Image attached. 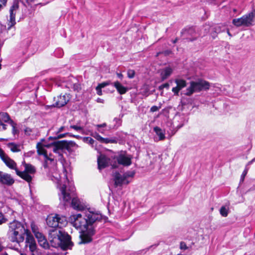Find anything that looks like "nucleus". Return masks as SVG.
I'll return each instance as SVG.
<instances>
[{"mask_svg":"<svg viewBox=\"0 0 255 255\" xmlns=\"http://www.w3.org/2000/svg\"><path fill=\"white\" fill-rule=\"evenodd\" d=\"M48 176L50 180L56 183L57 188L59 189L58 196L60 203L65 206L72 199L71 206L74 209L82 211L85 209L84 204L78 198L74 197L76 189L73 181L70 174L68 173L65 167H63L62 174L55 171L53 174L49 173Z\"/></svg>","mask_w":255,"mask_h":255,"instance_id":"f257e3e1","label":"nucleus"},{"mask_svg":"<svg viewBox=\"0 0 255 255\" xmlns=\"http://www.w3.org/2000/svg\"><path fill=\"white\" fill-rule=\"evenodd\" d=\"M102 219L101 213L98 211H88L83 215L77 214L70 217L69 220L73 226L81 230L79 244H87L92 241V237L95 232L93 224L96 221H101Z\"/></svg>","mask_w":255,"mask_h":255,"instance_id":"f03ea898","label":"nucleus"},{"mask_svg":"<svg viewBox=\"0 0 255 255\" xmlns=\"http://www.w3.org/2000/svg\"><path fill=\"white\" fill-rule=\"evenodd\" d=\"M57 223V228L52 229L49 231V239L52 246L59 247L63 250L71 249L73 244L71 242V237L62 229L67 224V218L58 214Z\"/></svg>","mask_w":255,"mask_h":255,"instance_id":"7ed1b4c3","label":"nucleus"},{"mask_svg":"<svg viewBox=\"0 0 255 255\" xmlns=\"http://www.w3.org/2000/svg\"><path fill=\"white\" fill-rule=\"evenodd\" d=\"M28 230L26 224L22 223L17 220H13L9 223L8 238L11 242L15 243L20 246V243H23L25 234Z\"/></svg>","mask_w":255,"mask_h":255,"instance_id":"20e7f679","label":"nucleus"},{"mask_svg":"<svg viewBox=\"0 0 255 255\" xmlns=\"http://www.w3.org/2000/svg\"><path fill=\"white\" fill-rule=\"evenodd\" d=\"M37 152L39 156L43 157L44 162L43 163V167L47 173L48 177V174H53L55 171H57L55 167H54L55 161L54 157L51 154H48L44 145L41 142H38L36 144Z\"/></svg>","mask_w":255,"mask_h":255,"instance_id":"39448f33","label":"nucleus"},{"mask_svg":"<svg viewBox=\"0 0 255 255\" xmlns=\"http://www.w3.org/2000/svg\"><path fill=\"white\" fill-rule=\"evenodd\" d=\"M209 83L206 81L200 80L197 82L192 81L190 82V86L186 89L184 94L190 96L195 92H199L204 89H209Z\"/></svg>","mask_w":255,"mask_h":255,"instance_id":"423d86ee","label":"nucleus"},{"mask_svg":"<svg viewBox=\"0 0 255 255\" xmlns=\"http://www.w3.org/2000/svg\"><path fill=\"white\" fill-rule=\"evenodd\" d=\"M22 163L24 167V170L23 171L16 170V174L22 179L29 183L32 179V176L31 174H34L36 172L35 168L31 164L26 163L24 160L23 161Z\"/></svg>","mask_w":255,"mask_h":255,"instance_id":"0eeeda50","label":"nucleus"},{"mask_svg":"<svg viewBox=\"0 0 255 255\" xmlns=\"http://www.w3.org/2000/svg\"><path fill=\"white\" fill-rule=\"evenodd\" d=\"M135 172L133 171H128L123 174L119 172H116L114 174V180L115 185L116 187L121 186L123 184H128L130 181L128 180L129 178H132L134 176Z\"/></svg>","mask_w":255,"mask_h":255,"instance_id":"6e6552de","label":"nucleus"},{"mask_svg":"<svg viewBox=\"0 0 255 255\" xmlns=\"http://www.w3.org/2000/svg\"><path fill=\"white\" fill-rule=\"evenodd\" d=\"M74 142L66 140L54 141L52 143L53 146V150L54 152H58L59 150H67L69 151L73 146Z\"/></svg>","mask_w":255,"mask_h":255,"instance_id":"1a4fd4ad","label":"nucleus"},{"mask_svg":"<svg viewBox=\"0 0 255 255\" xmlns=\"http://www.w3.org/2000/svg\"><path fill=\"white\" fill-rule=\"evenodd\" d=\"M71 96L69 94L65 93L64 95H60L57 96V98H54V101H55V103L50 106H47L46 109L49 107H56V108H61L65 105H66L68 102L71 99Z\"/></svg>","mask_w":255,"mask_h":255,"instance_id":"9d476101","label":"nucleus"},{"mask_svg":"<svg viewBox=\"0 0 255 255\" xmlns=\"http://www.w3.org/2000/svg\"><path fill=\"white\" fill-rule=\"evenodd\" d=\"M181 33L183 39L190 41L196 40L199 36V34L196 32V28L193 26L184 28Z\"/></svg>","mask_w":255,"mask_h":255,"instance_id":"9b49d317","label":"nucleus"},{"mask_svg":"<svg viewBox=\"0 0 255 255\" xmlns=\"http://www.w3.org/2000/svg\"><path fill=\"white\" fill-rule=\"evenodd\" d=\"M98 169L101 170L111 165L113 168L116 167L115 164H112L110 158L105 154H101L98 158L97 160Z\"/></svg>","mask_w":255,"mask_h":255,"instance_id":"f8f14e48","label":"nucleus"},{"mask_svg":"<svg viewBox=\"0 0 255 255\" xmlns=\"http://www.w3.org/2000/svg\"><path fill=\"white\" fill-rule=\"evenodd\" d=\"M18 2L15 0L12 5L10 7L9 9V20L8 23V29L10 28L12 26H14L16 23L15 22V14L17 11L18 10Z\"/></svg>","mask_w":255,"mask_h":255,"instance_id":"ddd939ff","label":"nucleus"},{"mask_svg":"<svg viewBox=\"0 0 255 255\" xmlns=\"http://www.w3.org/2000/svg\"><path fill=\"white\" fill-rule=\"evenodd\" d=\"M35 0H24L22 3L23 5L22 10L24 15L31 14L35 9L37 4L33 3Z\"/></svg>","mask_w":255,"mask_h":255,"instance_id":"4468645a","label":"nucleus"},{"mask_svg":"<svg viewBox=\"0 0 255 255\" xmlns=\"http://www.w3.org/2000/svg\"><path fill=\"white\" fill-rule=\"evenodd\" d=\"M25 247H28L30 252H34L36 250V245L35 239L29 230L25 234Z\"/></svg>","mask_w":255,"mask_h":255,"instance_id":"2eb2a0df","label":"nucleus"},{"mask_svg":"<svg viewBox=\"0 0 255 255\" xmlns=\"http://www.w3.org/2000/svg\"><path fill=\"white\" fill-rule=\"evenodd\" d=\"M0 183L7 186H11L14 183V179L10 174L0 171Z\"/></svg>","mask_w":255,"mask_h":255,"instance_id":"dca6fc26","label":"nucleus"},{"mask_svg":"<svg viewBox=\"0 0 255 255\" xmlns=\"http://www.w3.org/2000/svg\"><path fill=\"white\" fill-rule=\"evenodd\" d=\"M11 119L9 115L7 113H0V131L5 130L7 128V125L3 123H10Z\"/></svg>","mask_w":255,"mask_h":255,"instance_id":"f3484780","label":"nucleus"},{"mask_svg":"<svg viewBox=\"0 0 255 255\" xmlns=\"http://www.w3.org/2000/svg\"><path fill=\"white\" fill-rule=\"evenodd\" d=\"M65 87L77 92H79L81 89V84L78 80L74 78L69 80L67 82Z\"/></svg>","mask_w":255,"mask_h":255,"instance_id":"a211bd4d","label":"nucleus"},{"mask_svg":"<svg viewBox=\"0 0 255 255\" xmlns=\"http://www.w3.org/2000/svg\"><path fill=\"white\" fill-rule=\"evenodd\" d=\"M255 17V10H253L252 12L248 13L242 17V19L244 23V26H250L252 25V22Z\"/></svg>","mask_w":255,"mask_h":255,"instance_id":"6ab92c4d","label":"nucleus"},{"mask_svg":"<svg viewBox=\"0 0 255 255\" xmlns=\"http://www.w3.org/2000/svg\"><path fill=\"white\" fill-rule=\"evenodd\" d=\"M175 83L176 86L172 88V91L175 95L178 96L179 91L186 86V81L183 79H176L175 80Z\"/></svg>","mask_w":255,"mask_h":255,"instance_id":"aec40b11","label":"nucleus"},{"mask_svg":"<svg viewBox=\"0 0 255 255\" xmlns=\"http://www.w3.org/2000/svg\"><path fill=\"white\" fill-rule=\"evenodd\" d=\"M58 214H51L47 216L46 218V223L47 225L53 229L57 228L58 223H57Z\"/></svg>","mask_w":255,"mask_h":255,"instance_id":"412c9836","label":"nucleus"},{"mask_svg":"<svg viewBox=\"0 0 255 255\" xmlns=\"http://www.w3.org/2000/svg\"><path fill=\"white\" fill-rule=\"evenodd\" d=\"M116 160L119 164L124 166H129L131 163V158L124 154L119 155Z\"/></svg>","mask_w":255,"mask_h":255,"instance_id":"4be33fe9","label":"nucleus"},{"mask_svg":"<svg viewBox=\"0 0 255 255\" xmlns=\"http://www.w3.org/2000/svg\"><path fill=\"white\" fill-rule=\"evenodd\" d=\"M186 122L183 115H176L173 119V124L174 126L180 128Z\"/></svg>","mask_w":255,"mask_h":255,"instance_id":"5701e85b","label":"nucleus"},{"mask_svg":"<svg viewBox=\"0 0 255 255\" xmlns=\"http://www.w3.org/2000/svg\"><path fill=\"white\" fill-rule=\"evenodd\" d=\"M35 235L39 245L44 248H47L48 244L43 235L39 232L35 233Z\"/></svg>","mask_w":255,"mask_h":255,"instance_id":"b1692460","label":"nucleus"},{"mask_svg":"<svg viewBox=\"0 0 255 255\" xmlns=\"http://www.w3.org/2000/svg\"><path fill=\"white\" fill-rule=\"evenodd\" d=\"M2 161L8 167L11 169L15 170L16 173V170L18 169L16 168V163L13 160L10 158L8 156H7L5 158L3 159Z\"/></svg>","mask_w":255,"mask_h":255,"instance_id":"393cba45","label":"nucleus"},{"mask_svg":"<svg viewBox=\"0 0 255 255\" xmlns=\"http://www.w3.org/2000/svg\"><path fill=\"white\" fill-rule=\"evenodd\" d=\"M113 84L118 92L121 95L125 94L128 91V88L123 86L119 81L114 82Z\"/></svg>","mask_w":255,"mask_h":255,"instance_id":"a878e982","label":"nucleus"},{"mask_svg":"<svg viewBox=\"0 0 255 255\" xmlns=\"http://www.w3.org/2000/svg\"><path fill=\"white\" fill-rule=\"evenodd\" d=\"M153 131L158 136L159 140H162L165 139V130L162 129L158 127H155L153 128Z\"/></svg>","mask_w":255,"mask_h":255,"instance_id":"bb28decb","label":"nucleus"},{"mask_svg":"<svg viewBox=\"0 0 255 255\" xmlns=\"http://www.w3.org/2000/svg\"><path fill=\"white\" fill-rule=\"evenodd\" d=\"M172 73V69L170 67H165L161 73V77L162 80L167 79Z\"/></svg>","mask_w":255,"mask_h":255,"instance_id":"cd10ccee","label":"nucleus"},{"mask_svg":"<svg viewBox=\"0 0 255 255\" xmlns=\"http://www.w3.org/2000/svg\"><path fill=\"white\" fill-rule=\"evenodd\" d=\"M7 146L13 152H17L20 151V145L14 142L8 143Z\"/></svg>","mask_w":255,"mask_h":255,"instance_id":"c85d7f7f","label":"nucleus"},{"mask_svg":"<svg viewBox=\"0 0 255 255\" xmlns=\"http://www.w3.org/2000/svg\"><path fill=\"white\" fill-rule=\"evenodd\" d=\"M67 135H69L70 137H76L75 135H74L70 133H69V132H65L64 133H61V132H60L59 133H55V136H54L53 137L50 136L49 138V139H60V138L65 137Z\"/></svg>","mask_w":255,"mask_h":255,"instance_id":"c756f323","label":"nucleus"},{"mask_svg":"<svg viewBox=\"0 0 255 255\" xmlns=\"http://www.w3.org/2000/svg\"><path fill=\"white\" fill-rule=\"evenodd\" d=\"M123 115H120L119 118H115L113 120V123H114L113 128L117 129L119 127L122 125V118Z\"/></svg>","mask_w":255,"mask_h":255,"instance_id":"7c9ffc66","label":"nucleus"},{"mask_svg":"<svg viewBox=\"0 0 255 255\" xmlns=\"http://www.w3.org/2000/svg\"><path fill=\"white\" fill-rule=\"evenodd\" d=\"M9 125L12 127V133L13 135H18L19 134V131L17 127V124L14 122L13 121H10V123Z\"/></svg>","mask_w":255,"mask_h":255,"instance_id":"2f4dec72","label":"nucleus"},{"mask_svg":"<svg viewBox=\"0 0 255 255\" xmlns=\"http://www.w3.org/2000/svg\"><path fill=\"white\" fill-rule=\"evenodd\" d=\"M193 245H194L193 242H192L191 244L187 245L184 242H180V249L181 250H183L191 249L192 246Z\"/></svg>","mask_w":255,"mask_h":255,"instance_id":"473e14b6","label":"nucleus"},{"mask_svg":"<svg viewBox=\"0 0 255 255\" xmlns=\"http://www.w3.org/2000/svg\"><path fill=\"white\" fill-rule=\"evenodd\" d=\"M232 23L234 25H235L237 27L244 26V23L243 22V20L242 19V17L233 19Z\"/></svg>","mask_w":255,"mask_h":255,"instance_id":"72a5a7b5","label":"nucleus"},{"mask_svg":"<svg viewBox=\"0 0 255 255\" xmlns=\"http://www.w3.org/2000/svg\"><path fill=\"white\" fill-rule=\"evenodd\" d=\"M101 142L104 143H117V139L115 137H113V138H104V137H103Z\"/></svg>","mask_w":255,"mask_h":255,"instance_id":"f704fd0d","label":"nucleus"},{"mask_svg":"<svg viewBox=\"0 0 255 255\" xmlns=\"http://www.w3.org/2000/svg\"><path fill=\"white\" fill-rule=\"evenodd\" d=\"M224 27L220 24H217L214 26L212 29L214 31L215 33H219L224 30Z\"/></svg>","mask_w":255,"mask_h":255,"instance_id":"c9c22d12","label":"nucleus"},{"mask_svg":"<svg viewBox=\"0 0 255 255\" xmlns=\"http://www.w3.org/2000/svg\"><path fill=\"white\" fill-rule=\"evenodd\" d=\"M220 213L222 216L226 217L229 214V208L225 206H222L220 209Z\"/></svg>","mask_w":255,"mask_h":255,"instance_id":"e433bc0d","label":"nucleus"},{"mask_svg":"<svg viewBox=\"0 0 255 255\" xmlns=\"http://www.w3.org/2000/svg\"><path fill=\"white\" fill-rule=\"evenodd\" d=\"M63 49L60 48L56 49L54 52V55L58 58L61 57L63 55Z\"/></svg>","mask_w":255,"mask_h":255,"instance_id":"4c0bfd02","label":"nucleus"},{"mask_svg":"<svg viewBox=\"0 0 255 255\" xmlns=\"http://www.w3.org/2000/svg\"><path fill=\"white\" fill-rule=\"evenodd\" d=\"M249 169V167L246 166L244 170L243 171V172L241 175V178H240V183L244 182L245 178L248 173Z\"/></svg>","mask_w":255,"mask_h":255,"instance_id":"58836bf2","label":"nucleus"},{"mask_svg":"<svg viewBox=\"0 0 255 255\" xmlns=\"http://www.w3.org/2000/svg\"><path fill=\"white\" fill-rule=\"evenodd\" d=\"M30 42V39H27L24 42V43L26 44V45L25 46L24 49L23 50H22V55H24L27 53V48L28 46H29Z\"/></svg>","mask_w":255,"mask_h":255,"instance_id":"ea45409f","label":"nucleus"},{"mask_svg":"<svg viewBox=\"0 0 255 255\" xmlns=\"http://www.w3.org/2000/svg\"><path fill=\"white\" fill-rule=\"evenodd\" d=\"M66 130H68L69 128L66 127L65 126H62L60 128H58V129L55 132V133H59L61 132L62 131H65Z\"/></svg>","mask_w":255,"mask_h":255,"instance_id":"a19ab883","label":"nucleus"},{"mask_svg":"<svg viewBox=\"0 0 255 255\" xmlns=\"http://www.w3.org/2000/svg\"><path fill=\"white\" fill-rule=\"evenodd\" d=\"M128 77L129 78H133L134 77V75H135V72L134 70H128Z\"/></svg>","mask_w":255,"mask_h":255,"instance_id":"79ce46f5","label":"nucleus"},{"mask_svg":"<svg viewBox=\"0 0 255 255\" xmlns=\"http://www.w3.org/2000/svg\"><path fill=\"white\" fill-rule=\"evenodd\" d=\"M32 131L33 129L27 127L24 129V133L28 136H30Z\"/></svg>","mask_w":255,"mask_h":255,"instance_id":"37998d69","label":"nucleus"},{"mask_svg":"<svg viewBox=\"0 0 255 255\" xmlns=\"http://www.w3.org/2000/svg\"><path fill=\"white\" fill-rule=\"evenodd\" d=\"M111 84H112V83H111L110 81H106V82H104L99 84L98 85V86L100 87L102 89V88L105 87L106 86L110 85Z\"/></svg>","mask_w":255,"mask_h":255,"instance_id":"c03bdc74","label":"nucleus"},{"mask_svg":"<svg viewBox=\"0 0 255 255\" xmlns=\"http://www.w3.org/2000/svg\"><path fill=\"white\" fill-rule=\"evenodd\" d=\"M85 141L91 145H93L95 142V140L91 137H86Z\"/></svg>","mask_w":255,"mask_h":255,"instance_id":"a18cd8bd","label":"nucleus"},{"mask_svg":"<svg viewBox=\"0 0 255 255\" xmlns=\"http://www.w3.org/2000/svg\"><path fill=\"white\" fill-rule=\"evenodd\" d=\"M6 219L4 217L3 214L0 211V225L6 222Z\"/></svg>","mask_w":255,"mask_h":255,"instance_id":"49530a36","label":"nucleus"},{"mask_svg":"<svg viewBox=\"0 0 255 255\" xmlns=\"http://www.w3.org/2000/svg\"><path fill=\"white\" fill-rule=\"evenodd\" d=\"M160 106H153L151 107L150 111L152 113L156 112L159 110Z\"/></svg>","mask_w":255,"mask_h":255,"instance_id":"de8ad7c7","label":"nucleus"},{"mask_svg":"<svg viewBox=\"0 0 255 255\" xmlns=\"http://www.w3.org/2000/svg\"><path fill=\"white\" fill-rule=\"evenodd\" d=\"M70 128H73L76 131H80L82 129V128L80 126H78L76 125H72L70 126Z\"/></svg>","mask_w":255,"mask_h":255,"instance_id":"09e8293b","label":"nucleus"},{"mask_svg":"<svg viewBox=\"0 0 255 255\" xmlns=\"http://www.w3.org/2000/svg\"><path fill=\"white\" fill-rule=\"evenodd\" d=\"M7 156H8L7 155H6L3 150L0 148V158L2 160H3V159H4Z\"/></svg>","mask_w":255,"mask_h":255,"instance_id":"8fccbe9b","label":"nucleus"},{"mask_svg":"<svg viewBox=\"0 0 255 255\" xmlns=\"http://www.w3.org/2000/svg\"><path fill=\"white\" fill-rule=\"evenodd\" d=\"M169 87V85L168 83H164L162 85H161L160 87H159V88L160 89H163V88H166V89H168V88Z\"/></svg>","mask_w":255,"mask_h":255,"instance_id":"3c124183","label":"nucleus"},{"mask_svg":"<svg viewBox=\"0 0 255 255\" xmlns=\"http://www.w3.org/2000/svg\"><path fill=\"white\" fill-rule=\"evenodd\" d=\"M7 2V0H0V10L3 5H5Z\"/></svg>","mask_w":255,"mask_h":255,"instance_id":"603ef678","label":"nucleus"},{"mask_svg":"<svg viewBox=\"0 0 255 255\" xmlns=\"http://www.w3.org/2000/svg\"><path fill=\"white\" fill-rule=\"evenodd\" d=\"M97 93L98 95H101L102 94V88L100 87L97 86L96 88Z\"/></svg>","mask_w":255,"mask_h":255,"instance_id":"864d4df0","label":"nucleus"},{"mask_svg":"<svg viewBox=\"0 0 255 255\" xmlns=\"http://www.w3.org/2000/svg\"><path fill=\"white\" fill-rule=\"evenodd\" d=\"M106 126H107V124L106 123H103L102 124H98V125H96L95 126L96 128H105Z\"/></svg>","mask_w":255,"mask_h":255,"instance_id":"5fc2aeb1","label":"nucleus"},{"mask_svg":"<svg viewBox=\"0 0 255 255\" xmlns=\"http://www.w3.org/2000/svg\"><path fill=\"white\" fill-rule=\"evenodd\" d=\"M97 130L102 134H104L105 131V130L102 129V128H97Z\"/></svg>","mask_w":255,"mask_h":255,"instance_id":"6e6d98bb","label":"nucleus"},{"mask_svg":"<svg viewBox=\"0 0 255 255\" xmlns=\"http://www.w3.org/2000/svg\"><path fill=\"white\" fill-rule=\"evenodd\" d=\"M255 161V157L253 159H252L251 161H250L247 165H246L247 167H248V166L250 165H251L253 162H254Z\"/></svg>","mask_w":255,"mask_h":255,"instance_id":"4d7b16f0","label":"nucleus"},{"mask_svg":"<svg viewBox=\"0 0 255 255\" xmlns=\"http://www.w3.org/2000/svg\"><path fill=\"white\" fill-rule=\"evenodd\" d=\"M102 138L103 137H102L100 134H99L96 137V139H97V140H98L99 141H100L101 142L102 139Z\"/></svg>","mask_w":255,"mask_h":255,"instance_id":"13d9d810","label":"nucleus"},{"mask_svg":"<svg viewBox=\"0 0 255 255\" xmlns=\"http://www.w3.org/2000/svg\"><path fill=\"white\" fill-rule=\"evenodd\" d=\"M99 134L97 132H95L91 134V135L95 138H96V137L99 135Z\"/></svg>","mask_w":255,"mask_h":255,"instance_id":"bf43d9fd","label":"nucleus"},{"mask_svg":"<svg viewBox=\"0 0 255 255\" xmlns=\"http://www.w3.org/2000/svg\"><path fill=\"white\" fill-rule=\"evenodd\" d=\"M32 153H33V152L32 151H30L27 153H25L24 154V156H30Z\"/></svg>","mask_w":255,"mask_h":255,"instance_id":"052dcab7","label":"nucleus"},{"mask_svg":"<svg viewBox=\"0 0 255 255\" xmlns=\"http://www.w3.org/2000/svg\"><path fill=\"white\" fill-rule=\"evenodd\" d=\"M117 76L120 79H122L123 77V75L121 73H117Z\"/></svg>","mask_w":255,"mask_h":255,"instance_id":"680f3d73","label":"nucleus"},{"mask_svg":"<svg viewBox=\"0 0 255 255\" xmlns=\"http://www.w3.org/2000/svg\"><path fill=\"white\" fill-rule=\"evenodd\" d=\"M158 245V244H155L154 245H152V246H151L150 247H149L147 249V250H149V249L150 248H152L153 247L154 248H156L157 246Z\"/></svg>","mask_w":255,"mask_h":255,"instance_id":"e2e57ef3","label":"nucleus"},{"mask_svg":"<svg viewBox=\"0 0 255 255\" xmlns=\"http://www.w3.org/2000/svg\"><path fill=\"white\" fill-rule=\"evenodd\" d=\"M178 40V38H176L174 40H172L173 43H176Z\"/></svg>","mask_w":255,"mask_h":255,"instance_id":"0e129e2a","label":"nucleus"},{"mask_svg":"<svg viewBox=\"0 0 255 255\" xmlns=\"http://www.w3.org/2000/svg\"><path fill=\"white\" fill-rule=\"evenodd\" d=\"M227 33H228V34L230 36H232V35L230 33V32H229V30H227Z\"/></svg>","mask_w":255,"mask_h":255,"instance_id":"69168bd1","label":"nucleus"},{"mask_svg":"<svg viewBox=\"0 0 255 255\" xmlns=\"http://www.w3.org/2000/svg\"><path fill=\"white\" fill-rule=\"evenodd\" d=\"M170 52V51H165V53L166 54H169Z\"/></svg>","mask_w":255,"mask_h":255,"instance_id":"338daca9","label":"nucleus"},{"mask_svg":"<svg viewBox=\"0 0 255 255\" xmlns=\"http://www.w3.org/2000/svg\"><path fill=\"white\" fill-rule=\"evenodd\" d=\"M102 101V100H101V99H99H99H98V100H97V101H98V102H102V101Z\"/></svg>","mask_w":255,"mask_h":255,"instance_id":"774afa93","label":"nucleus"}]
</instances>
